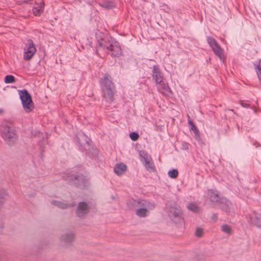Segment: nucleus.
<instances>
[{
	"instance_id": "nucleus-4",
	"label": "nucleus",
	"mask_w": 261,
	"mask_h": 261,
	"mask_svg": "<svg viewBox=\"0 0 261 261\" xmlns=\"http://www.w3.org/2000/svg\"><path fill=\"white\" fill-rule=\"evenodd\" d=\"M74 140L80 151L86 154L90 153L91 149L93 148L91 140L85 134L79 133L75 135Z\"/></svg>"
},
{
	"instance_id": "nucleus-2",
	"label": "nucleus",
	"mask_w": 261,
	"mask_h": 261,
	"mask_svg": "<svg viewBox=\"0 0 261 261\" xmlns=\"http://www.w3.org/2000/svg\"><path fill=\"white\" fill-rule=\"evenodd\" d=\"M0 133L2 138L9 146L13 145L17 140L15 127L11 122H4L1 125Z\"/></svg>"
},
{
	"instance_id": "nucleus-36",
	"label": "nucleus",
	"mask_w": 261,
	"mask_h": 261,
	"mask_svg": "<svg viewBox=\"0 0 261 261\" xmlns=\"http://www.w3.org/2000/svg\"><path fill=\"white\" fill-rule=\"evenodd\" d=\"M193 132L194 133V137H195V139L197 140H199L200 139V134H199L198 129H196V130H194Z\"/></svg>"
},
{
	"instance_id": "nucleus-7",
	"label": "nucleus",
	"mask_w": 261,
	"mask_h": 261,
	"mask_svg": "<svg viewBox=\"0 0 261 261\" xmlns=\"http://www.w3.org/2000/svg\"><path fill=\"white\" fill-rule=\"evenodd\" d=\"M206 40L215 55H216L221 61L224 62V59L223 56V49L216 39L212 37L208 36L207 37Z\"/></svg>"
},
{
	"instance_id": "nucleus-30",
	"label": "nucleus",
	"mask_w": 261,
	"mask_h": 261,
	"mask_svg": "<svg viewBox=\"0 0 261 261\" xmlns=\"http://www.w3.org/2000/svg\"><path fill=\"white\" fill-rule=\"evenodd\" d=\"M221 230L226 233H230L231 232V228L227 224H223L221 226Z\"/></svg>"
},
{
	"instance_id": "nucleus-20",
	"label": "nucleus",
	"mask_w": 261,
	"mask_h": 261,
	"mask_svg": "<svg viewBox=\"0 0 261 261\" xmlns=\"http://www.w3.org/2000/svg\"><path fill=\"white\" fill-rule=\"evenodd\" d=\"M145 169L149 172H154L155 170V166L151 158L146 159V161L143 162Z\"/></svg>"
},
{
	"instance_id": "nucleus-15",
	"label": "nucleus",
	"mask_w": 261,
	"mask_h": 261,
	"mask_svg": "<svg viewBox=\"0 0 261 261\" xmlns=\"http://www.w3.org/2000/svg\"><path fill=\"white\" fill-rule=\"evenodd\" d=\"M151 75L152 81L156 84L161 82L164 79L163 73L161 72L159 65H154L152 68Z\"/></svg>"
},
{
	"instance_id": "nucleus-22",
	"label": "nucleus",
	"mask_w": 261,
	"mask_h": 261,
	"mask_svg": "<svg viewBox=\"0 0 261 261\" xmlns=\"http://www.w3.org/2000/svg\"><path fill=\"white\" fill-rule=\"evenodd\" d=\"M74 236L72 233H67L62 236L61 240L66 243H70L74 240Z\"/></svg>"
},
{
	"instance_id": "nucleus-18",
	"label": "nucleus",
	"mask_w": 261,
	"mask_h": 261,
	"mask_svg": "<svg viewBox=\"0 0 261 261\" xmlns=\"http://www.w3.org/2000/svg\"><path fill=\"white\" fill-rule=\"evenodd\" d=\"M126 166L123 163L117 164L114 168L115 174L118 176L122 175L126 170Z\"/></svg>"
},
{
	"instance_id": "nucleus-8",
	"label": "nucleus",
	"mask_w": 261,
	"mask_h": 261,
	"mask_svg": "<svg viewBox=\"0 0 261 261\" xmlns=\"http://www.w3.org/2000/svg\"><path fill=\"white\" fill-rule=\"evenodd\" d=\"M97 44L95 46V53L98 55V50H102L108 52V49L111 47V45L114 40L111 38L105 37L104 38H97Z\"/></svg>"
},
{
	"instance_id": "nucleus-24",
	"label": "nucleus",
	"mask_w": 261,
	"mask_h": 261,
	"mask_svg": "<svg viewBox=\"0 0 261 261\" xmlns=\"http://www.w3.org/2000/svg\"><path fill=\"white\" fill-rule=\"evenodd\" d=\"M7 196V191L4 189L0 188V205L6 201Z\"/></svg>"
},
{
	"instance_id": "nucleus-3",
	"label": "nucleus",
	"mask_w": 261,
	"mask_h": 261,
	"mask_svg": "<svg viewBox=\"0 0 261 261\" xmlns=\"http://www.w3.org/2000/svg\"><path fill=\"white\" fill-rule=\"evenodd\" d=\"M132 207L133 208H136L135 214L137 216L145 218L147 216L148 210L155 207V204L143 199H133Z\"/></svg>"
},
{
	"instance_id": "nucleus-35",
	"label": "nucleus",
	"mask_w": 261,
	"mask_h": 261,
	"mask_svg": "<svg viewBox=\"0 0 261 261\" xmlns=\"http://www.w3.org/2000/svg\"><path fill=\"white\" fill-rule=\"evenodd\" d=\"M190 146V145L189 143L184 142L181 144V149L183 150H188L189 149Z\"/></svg>"
},
{
	"instance_id": "nucleus-9",
	"label": "nucleus",
	"mask_w": 261,
	"mask_h": 261,
	"mask_svg": "<svg viewBox=\"0 0 261 261\" xmlns=\"http://www.w3.org/2000/svg\"><path fill=\"white\" fill-rule=\"evenodd\" d=\"M36 51V48L32 39L28 40L27 44L24 48L23 59L29 61L33 57Z\"/></svg>"
},
{
	"instance_id": "nucleus-26",
	"label": "nucleus",
	"mask_w": 261,
	"mask_h": 261,
	"mask_svg": "<svg viewBox=\"0 0 261 261\" xmlns=\"http://www.w3.org/2000/svg\"><path fill=\"white\" fill-rule=\"evenodd\" d=\"M139 154L142 163L146 161V159L147 160L151 158V156L148 155L147 152L145 150H140Z\"/></svg>"
},
{
	"instance_id": "nucleus-5",
	"label": "nucleus",
	"mask_w": 261,
	"mask_h": 261,
	"mask_svg": "<svg viewBox=\"0 0 261 261\" xmlns=\"http://www.w3.org/2000/svg\"><path fill=\"white\" fill-rule=\"evenodd\" d=\"M67 177L70 184L76 187L86 188L88 186V179L81 173L72 171Z\"/></svg>"
},
{
	"instance_id": "nucleus-1",
	"label": "nucleus",
	"mask_w": 261,
	"mask_h": 261,
	"mask_svg": "<svg viewBox=\"0 0 261 261\" xmlns=\"http://www.w3.org/2000/svg\"><path fill=\"white\" fill-rule=\"evenodd\" d=\"M99 84L103 100L111 104L114 101V96L117 92L112 76L108 73L105 74L99 79Z\"/></svg>"
},
{
	"instance_id": "nucleus-34",
	"label": "nucleus",
	"mask_w": 261,
	"mask_h": 261,
	"mask_svg": "<svg viewBox=\"0 0 261 261\" xmlns=\"http://www.w3.org/2000/svg\"><path fill=\"white\" fill-rule=\"evenodd\" d=\"M239 103L243 107L246 108L250 107V105L248 101H245L244 100H240Z\"/></svg>"
},
{
	"instance_id": "nucleus-38",
	"label": "nucleus",
	"mask_w": 261,
	"mask_h": 261,
	"mask_svg": "<svg viewBox=\"0 0 261 261\" xmlns=\"http://www.w3.org/2000/svg\"><path fill=\"white\" fill-rule=\"evenodd\" d=\"M89 45L91 47H93V42H92L89 41Z\"/></svg>"
},
{
	"instance_id": "nucleus-10",
	"label": "nucleus",
	"mask_w": 261,
	"mask_h": 261,
	"mask_svg": "<svg viewBox=\"0 0 261 261\" xmlns=\"http://www.w3.org/2000/svg\"><path fill=\"white\" fill-rule=\"evenodd\" d=\"M247 222L250 224L261 229V214L253 211L246 217Z\"/></svg>"
},
{
	"instance_id": "nucleus-19",
	"label": "nucleus",
	"mask_w": 261,
	"mask_h": 261,
	"mask_svg": "<svg viewBox=\"0 0 261 261\" xmlns=\"http://www.w3.org/2000/svg\"><path fill=\"white\" fill-rule=\"evenodd\" d=\"M51 203L61 209H66L68 207H72L76 205V204L74 202L68 204L57 200H52Z\"/></svg>"
},
{
	"instance_id": "nucleus-31",
	"label": "nucleus",
	"mask_w": 261,
	"mask_h": 261,
	"mask_svg": "<svg viewBox=\"0 0 261 261\" xmlns=\"http://www.w3.org/2000/svg\"><path fill=\"white\" fill-rule=\"evenodd\" d=\"M188 124L190 126V130H196L197 129L196 126L194 124L192 120L191 119L189 115H188Z\"/></svg>"
},
{
	"instance_id": "nucleus-37",
	"label": "nucleus",
	"mask_w": 261,
	"mask_h": 261,
	"mask_svg": "<svg viewBox=\"0 0 261 261\" xmlns=\"http://www.w3.org/2000/svg\"><path fill=\"white\" fill-rule=\"evenodd\" d=\"M217 216L216 214H213L211 216V219L216 221L217 220Z\"/></svg>"
},
{
	"instance_id": "nucleus-13",
	"label": "nucleus",
	"mask_w": 261,
	"mask_h": 261,
	"mask_svg": "<svg viewBox=\"0 0 261 261\" xmlns=\"http://www.w3.org/2000/svg\"><path fill=\"white\" fill-rule=\"evenodd\" d=\"M168 215L172 220L176 219H182L181 210L178 205L171 206L169 207Z\"/></svg>"
},
{
	"instance_id": "nucleus-27",
	"label": "nucleus",
	"mask_w": 261,
	"mask_h": 261,
	"mask_svg": "<svg viewBox=\"0 0 261 261\" xmlns=\"http://www.w3.org/2000/svg\"><path fill=\"white\" fill-rule=\"evenodd\" d=\"M187 208L191 211L194 213H198L199 211V207L195 203H190L187 205Z\"/></svg>"
},
{
	"instance_id": "nucleus-32",
	"label": "nucleus",
	"mask_w": 261,
	"mask_h": 261,
	"mask_svg": "<svg viewBox=\"0 0 261 261\" xmlns=\"http://www.w3.org/2000/svg\"><path fill=\"white\" fill-rule=\"evenodd\" d=\"M129 137L132 140L135 141L138 139L139 136L137 133L132 132L129 134Z\"/></svg>"
},
{
	"instance_id": "nucleus-11",
	"label": "nucleus",
	"mask_w": 261,
	"mask_h": 261,
	"mask_svg": "<svg viewBox=\"0 0 261 261\" xmlns=\"http://www.w3.org/2000/svg\"><path fill=\"white\" fill-rule=\"evenodd\" d=\"M107 53L109 54L112 57H120L122 54V51L119 43L117 41L114 40Z\"/></svg>"
},
{
	"instance_id": "nucleus-16",
	"label": "nucleus",
	"mask_w": 261,
	"mask_h": 261,
	"mask_svg": "<svg viewBox=\"0 0 261 261\" xmlns=\"http://www.w3.org/2000/svg\"><path fill=\"white\" fill-rule=\"evenodd\" d=\"M219 203L221 209L223 211L226 213L230 212V206L231 205V203L229 200L226 198H222L220 199Z\"/></svg>"
},
{
	"instance_id": "nucleus-23",
	"label": "nucleus",
	"mask_w": 261,
	"mask_h": 261,
	"mask_svg": "<svg viewBox=\"0 0 261 261\" xmlns=\"http://www.w3.org/2000/svg\"><path fill=\"white\" fill-rule=\"evenodd\" d=\"M260 62H261V60L259 61L258 63H254L253 65L254 66L255 70L256 72L258 79L261 84V65Z\"/></svg>"
},
{
	"instance_id": "nucleus-21",
	"label": "nucleus",
	"mask_w": 261,
	"mask_h": 261,
	"mask_svg": "<svg viewBox=\"0 0 261 261\" xmlns=\"http://www.w3.org/2000/svg\"><path fill=\"white\" fill-rule=\"evenodd\" d=\"M44 7V3H41L37 7H34L33 9V13L35 16H40L42 13Z\"/></svg>"
},
{
	"instance_id": "nucleus-12",
	"label": "nucleus",
	"mask_w": 261,
	"mask_h": 261,
	"mask_svg": "<svg viewBox=\"0 0 261 261\" xmlns=\"http://www.w3.org/2000/svg\"><path fill=\"white\" fill-rule=\"evenodd\" d=\"M155 85L159 92L164 96L169 97L172 93V92L166 80H163L161 82L158 83Z\"/></svg>"
},
{
	"instance_id": "nucleus-39",
	"label": "nucleus",
	"mask_w": 261,
	"mask_h": 261,
	"mask_svg": "<svg viewBox=\"0 0 261 261\" xmlns=\"http://www.w3.org/2000/svg\"><path fill=\"white\" fill-rule=\"evenodd\" d=\"M2 112H3V110H2V109H0V114H1V113H2Z\"/></svg>"
},
{
	"instance_id": "nucleus-25",
	"label": "nucleus",
	"mask_w": 261,
	"mask_h": 261,
	"mask_svg": "<svg viewBox=\"0 0 261 261\" xmlns=\"http://www.w3.org/2000/svg\"><path fill=\"white\" fill-rule=\"evenodd\" d=\"M100 6L107 9H111L115 7L114 3L112 1H106L102 2Z\"/></svg>"
},
{
	"instance_id": "nucleus-33",
	"label": "nucleus",
	"mask_w": 261,
	"mask_h": 261,
	"mask_svg": "<svg viewBox=\"0 0 261 261\" xmlns=\"http://www.w3.org/2000/svg\"><path fill=\"white\" fill-rule=\"evenodd\" d=\"M203 230L200 228H197L195 232V235L196 237L200 238L202 236Z\"/></svg>"
},
{
	"instance_id": "nucleus-28",
	"label": "nucleus",
	"mask_w": 261,
	"mask_h": 261,
	"mask_svg": "<svg viewBox=\"0 0 261 261\" xmlns=\"http://www.w3.org/2000/svg\"><path fill=\"white\" fill-rule=\"evenodd\" d=\"M15 81V78L12 75H7L4 79V82L6 84L13 83Z\"/></svg>"
},
{
	"instance_id": "nucleus-6",
	"label": "nucleus",
	"mask_w": 261,
	"mask_h": 261,
	"mask_svg": "<svg viewBox=\"0 0 261 261\" xmlns=\"http://www.w3.org/2000/svg\"><path fill=\"white\" fill-rule=\"evenodd\" d=\"M18 94L24 111L28 113L32 112L34 109V105L29 91L24 89L19 90Z\"/></svg>"
},
{
	"instance_id": "nucleus-29",
	"label": "nucleus",
	"mask_w": 261,
	"mask_h": 261,
	"mask_svg": "<svg viewBox=\"0 0 261 261\" xmlns=\"http://www.w3.org/2000/svg\"><path fill=\"white\" fill-rule=\"evenodd\" d=\"M178 174V172L177 169H173L171 170H170L168 172V176L171 178H175L177 177Z\"/></svg>"
},
{
	"instance_id": "nucleus-17",
	"label": "nucleus",
	"mask_w": 261,
	"mask_h": 261,
	"mask_svg": "<svg viewBox=\"0 0 261 261\" xmlns=\"http://www.w3.org/2000/svg\"><path fill=\"white\" fill-rule=\"evenodd\" d=\"M207 194L210 200L213 203L219 202L222 198L219 197L218 192L215 190H209Z\"/></svg>"
},
{
	"instance_id": "nucleus-14",
	"label": "nucleus",
	"mask_w": 261,
	"mask_h": 261,
	"mask_svg": "<svg viewBox=\"0 0 261 261\" xmlns=\"http://www.w3.org/2000/svg\"><path fill=\"white\" fill-rule=\"evenodd\" d=\"M89 210V206L86 202H80L76 208V215L79 218H83L88 213Z\"/></svg>"
}]
</instances>
